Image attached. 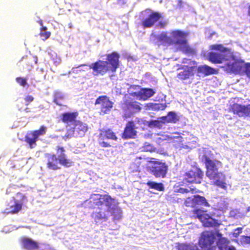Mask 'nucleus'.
<instances>
[{"instance_id": "43", "label": "nucleus", "mask_w": 250, "mask_h": 250, "mask_svg": "<svg viewBox=\"0 0 250 250\" xmlns=\"http://www.w3.org/2000/svg\"><path fill=\"white\" fill-rule=\"evenodd\" d=\"M242 231L241 228H238L234 230V232L233 233V236L235 237H237L240 233Z\"/></svg>"}, {"instance_id": "6", "label": "nucleus", "mask_w": 250, "mask_h": 250, "mask_svg": "<svg viewBox=\"0 0 250 250\" xmlns=\"http://www.w3.org/2000/svg\"><path fill=\"white\" fill-rule=\"evenodd\" d=\"M209 49L220 52L219 53L210 52L208 54V60L214 64H220L227 61L228 59L226 58V53L229 54L231 52L230 48L224 46L222 44H212L209 46Z\"/></svg>"}, {"instance_id": "36", "label": "nucleus", "mask_w": 250, "mask_h": 250, "mask_svg": "<svg viewBox=\"0 0 250 250\" xmlns=\"http://www.w3.org/2000/svg\"><path fill=\"white\" fill-rule=\"evenodd\" d=\"M179 193L184 194L188 192H191L192 193H197L198 192V190H196L195 188H189V189L180 188L178 190Z\"/></svg>"}, {"instance_id": "32", "label": "nucleus", "mask_w": 250, "mask_h": 250, "mask_svg": "<svg viewBox=\"0 0 250 250\" xmlns=\"http://www.w3.org/2000/svg\"><path fill=\"white\" fill-rule=\"evenodd\" d=\"M142 87L139 85L132 84L128 88L129 94L130 96L136 98V96L134 95V93H137L141 90Z\"/></svg>"}, {"instance_id": "33", "label": "nucleus", "mask_w": 250, "mask_h": 250, "mask_svg": "<svg viewBox=\"0 0 250 250\" xmlns=\"http://www.w3.org/2000/svg\"><path fill=\"white\" fill-rule=\"evenodd\" d=\"M46 27H42L40 29L39 35L43 41L48 39L51 35V33L50 32L46 31Z\"/></svg>"}, {"instance_id": "11", "label": "nucleus", "mask_w": 250, "mask_h": 250, "mask_svg": "<svg viewBox=\"0 0 250 250\" xmlns=\"http://www.w3.org/2000/svg\"><path fill=\"white\" fill-rule=\"evenodd\" d=\"M13 204L5 208L4 212L5 214H15L18 213L22 210L23 206L27 200L24 194L18 192L16 194V197H13Z\"/></svg>"}, {"instance_id": "15", "label": "nucleus", "mask_w": 250, "mask_h": 250, "mask_svg": "<svg viewBox=\"0 0 250 250\" xmlns=\"http://www.w3.org/2000/svg\"><path fill=\"white\" fill-rule=\"evenodd\" d=\"M113 104L109 98L105 95L99 96L95 102V105H100V110L99 113L101 115L108 114L113 108Z\"/></svg>"}, {"instance_id": "39", "label": "nucleus", "mask_w": 250, "mask_h": 250, "mask_svg": "<svg viewBox=\"0 0 250 250\" xmlns=\"http://www.w3.org/2000/svg\"><path fill=\"white\" fill-rule=\"evenodd\" d=\"M244 73L246 74L248 78H250V63L245 64Z\"/></svg>"}, {"instance_id": "1", "label": "nucleus", "mask_w": 250, "mask_h": 250, "mask_svg": "<svg viewBox=\"0 0 250 250\" xmlns=\"http://www.w3.org/2000/svg\"><path fill=\"white\" fill-rule=\"evenodd\" d=\"M89 208L95 209L91 217L95 221H106L110 212L113 220H119L122 217V210L118 206L117 201L107 194H92L85 201Z\"/></svg>"}, {"instance_id": "26", "label": "nucleus", "mask_w": 250, "mask_h": 250, "mask_svg": "<svg viewBox=\"0 0 250 250\" xmlns=\"http://www.w3.org/2000/svg\"><path fill=\"white\" fill-rule=\"evenodd\" d=\"M161 119L164 124L176 123L179 120L178 116L173 111L169 112L166 116H162Z\"/></svg>"}, {"instance_id": "35", "label": "nucleus", "mask_w": 250, "mask_h": 250, "mask_svg": "<svg viewBox=\"0 0 250 250\" xmlns=\"http://www.w3.org/2000/svg\"><path fill=\"white\" fill-rule=\"evenodd\" d=\"M142 151L144 152L154 151L156 149L155 147L149 143H145L141 148Z\"/></svg>"}, {"instance_id": "2", "label": "nucleus", "mask_w": 250, "mask_h": 250, "mask_svg": "<svg viewBox=\"0 0 250 250\" xmlns=\"http://www.w3.org/2000/svg\"><path fill=\"white\" fill-rule=\"evenodd\" d=\"M213 154L209 150H205L203 155V159L206 166V175L210 179L214 180L213 185L221 188L226 189L227 188L225 182V176L222 172L218 171V167H221V162L217 160H212Z\"/></svg>"}, {"instance_id": "23", "label": "nucleus", "mask_w": 250, "mask_h": 250, "mask_svg": "<svg viewBox=\"0 0 250 250\" xmlns=\"http://www.w3.org/2000/svg\"><path fill=\"white\" fill-rule=\"evenodd\" d=\"M21 248L25 250H38L40 248L38 242L26 237H22L20 240Z\"/></svg>"}, {"instance_id": "8", "label": "nucleus", "mask_w": 250, "mask_h": 250, "mask_svg": "<svg viewBox=\"0 0 250 250\" xmlns=\"http://www.w3.org/2000/svg\"><path fill=\"white\" fill-rule=\"evenodd\" d=\"M183 63L187 65H183L179 67L178 69L182 70L177 74V78L180 80H186L194 75L196 71V62L190 59H184L182 61Z\"/></svg>"}, {"instance_id": "17", "label": "nucleus", "mask_w": 250, "mask_h": 250, "mask_svg": "<svg viewBox=\"0 0 250 250\" xmlns=\"http://www.w3.org/2000/svg\"><path fill=\"white\" fill-rule=\"evenodd\" d=\"M105 139L117 141L118 137L111 129L107 128L100 130L98 140L101 146L103 147H110L111 146L109 143L104 141Z\"/></svg>"}, {"instance_id": "31", "label": "nucleus", "mask_w": 250, "mask_h": 250, "mask_svg": "<svg viewBox=\"0 0 250 250\" xmlns=\"http://www.w3.org/2000/svg\"><path fill=\"white\" fill-rule=\"evenodd\" d=\"M217 235L219 237L217 242L218 247L220 249L225 248L229 243V240L226 238L222 237V234L220 233H218Z\"/></svg>"}, {"instance_id": "10", "label": "nucleus", "mask_w": 250, "mask_h": 250, "mask_svg": "<svg viewBox=\"0 0 250 250\" xmlns=\"http://www.w3.org/2000/svg\"><path fill=\"white\" fill-rule=\"evenodd\" d=\"M74 126L69 128L66 130L63 139L66 140L72 137H82L88 130V125L79 120H78L74 124Z\"/></svg>"}, {"instance_id": "7", "label": "nucleus", "mask_w": 250, "mask_h": 250, "mask_svg": "<svg viewBox=\"0 0 250 250\" xmlns=\"http://www.w3.org/2000/svg\"><path fill=\"white\" fill-rule=\"evenodd\" d=\"M146 168L156 178H163L166 177L168 169L166 163L158 161L154 158H150L147 161Z\"/></svg>"}, {"instance_id": "13", "label": "nucleus", "mask_w": 250, "mask_h": 250, "mask_svg": "<svg viewBox=\"0 0 250 250\" xmlns=\"http://www.w3.org/2000/svg\"><path fill=\"white\" fill-rule=\"evenodd\" d=\"M230 57L232 60V62L227 63L225 66L226 70L229 73L235 74H241L244 73L245 62L244 61L236 58L231 52Z\"/></svg>"}, {"instance_id": "30", "label": "nucleus", "mask_w": 250, "mask_h": 250, "mask_svg": "<svg viewBox=\"0 0 250 250\" xmlns=\"http://www.w3.org/2000/svg\"><path fill=\"white\" fill-rule=\"evenodd\" d=\"M146 185L150 188L154 189L158 191H163L165 190L163 184L161 183H158L154 182L148 181L146 183Z\"/></svg>"}, {"instance_id": "48", "label": "nucleus", "mask_w": 250, "mask_h": 250, "mask_svg": "<svg viewBox=\"0 0 250 250\" xmlns=\"http://www.w3.org/2000/svg\"><path fill=\"white\" fill-rule=\"evenodd\" d=\"M39 23H40V24L42 26V27H43V23H42V21H40Z\"/></svg>"}, {"instance_id": "38", "label": "nucleus", "mask_w": 250, "mask_h": 250, "mask_svg": "<svg viewBox=\"0 0 250 250\" xmlns=\"http://www.w3.org/2000/svg\"><path fill=\"white\" fill-rule=\"evenodd\" d=\"M240 241L241 244L243 245L250 244V236H241Z\"/></svg>"}, {"instance_id": "27", "label": "nucleus", "mask_w": 250, "mask_h": 250, "mask_svg": "<svg viewBox=\"0 0 250 250\" xmlns=\"http://www.w3.org/2000/svg\"><path fill=\"white\" fill-rule=\"evenodd\" d=\"M196 71H197L199 74H202L205 76L215 74L216 72L215 69L207 65H201L197 67V63Z\"/></svg>"}, {"instance_id": "22", "label": "nucleus", "mask_w": 250, "mask_h": 250, "mask_svg": "<svg viewBox=\"0 0 250 250\" xmlns=\"http://www.w3.org/2000/svg\"><path fill=\"white\" fill-rule=\"evenodd\" d=\"M162 15L158 12H152L148 17L142 21V25L144 28L152 27L162 18Z\"/></svg>"}, {"instance_id": "9", "label": "nucleus", "mask_w": 250, "mask_h": 250, "mask_svg": "<svg viewBox=\"0 0 250 250\" xmlns=\"http://www.w3.org/2000/svg\"><path fill=\"white\" fill-rule=\"evenodd\" d=\"M195 218H198L202 223L203 226L206 228L218 227L220 223L218 220L212 218L206 210L195 209L192 211Z\"/></svg>"}, {"instance_id": "41", "label": "nucleus", "mask_w": 250, "mask_h": 250, "mask_svg": "<svg viewBox=\"0 0 250 250\" xmlns=\"http://www.w3.org/2000/svg\"><path fill=\"white\" fill-rule=\"evenodd\" d=\"M34 99V98L32 96H27L24 99L26 103V105H28L30 103L33 101Z\"/></svg>"}, {"instance_id": "28", "label": "nucleus", "mask_w": 250, "mask_h": 250, "mask_svg": "<svg viewBox=\"0 0 250 250\" xmlns=\"http://www.w3.org/2000/svg\"><path fill=\"white\" fill-rule=\"evenodd\" d=\"M65 96L61 91H55L53 94V102L58 106H63Z\"/></svg>"}, {"instance_id": "12", "label": "nucleus", "mask_w": 250, "mask_h": 250, "mask_svg": "<svg viewBox=\"0 0 250 250\" xmlns=\"http://www.w3.org/2000/svg\"><path fill=\"white\" fill-rule=\"evenodd\" d=\"M204 175V172L200 168L193 167L184 174L183 181L190 184H199L201 183Z\"/></svg>"}, {"instance_id": "3", "label": "nucleus", "mask_w": 250, "mask_h": 250, "mask_svg": "<svg viewBox=\"0 0 250 250\" xmlns=\"http://www.w3.org/2000/svg\"><path fill=\"white\" fill-rule=\"evenodd\" d=\"M173 39L167 35L166 32H163L158 36V40L161 44L164 45H175L178 49L185 54H191L195 50L188 43L187 39L189 33L180 30H175L171 32Z\"/></svg>"}, {"instance_id": "34", "label": "nucleus", "mask_w": 250, "mask_h": 250, "mask_svg": "<svg viewBox=\"0 0 250 250\" xmlns=\"http://www.w3.org/2000/svg\"><path fill=\"white\" fill-rule=\"evenodd\" d=\"M16 82L21 86L23 87H26L28 88L29 85L27 82V79L22 77H18L16 78Z\"/></svg>"}, {"instance_id": "29", "label": "nucleus", "mask_w": 250, "mask_h": 250, "mask_svg": "<svg viewBox=\"0 0 250 250\" xmlns=\"http://www.w3.org/2000/svg\"><path fill=\"white\" fill-rule=\"evenodd\" d=\"M176 248L177 250H199L195 246L187 243H178Z\"/></svg>"}, {"instance_id": "4", "label": "nucleus", "mask_w": 250, "mask_h": 250, "mask_svg": "<svg viewBox=\"0 0 250 250\" xmlns=\"http://www.w3.org/2000/svg\"><path fill=\"white\" fill-rule=\"evenodd\" d=\"M119 54L113 51L106 55V61L98 60L89 67L92 69L94 76H103L109 72L114 73L119 66Z\"/></svg>"}, {"instance_id": "20", "label": "nucleus", "mask_w": 250, "mask_h": 250, "mask_svg": "<svg viewBox=\"0 0 250 250\" xmlns=\"http://www.w3.org/2000/svg\"><path fill=\"white\" fill-rule=\"evenodd\" d=\"M215 237L212 231H204L201 233L199 244L201 248L211 247L215 241Z\"/></svg>"}, {"instance_id": "47", "label": "nucleus", "mask_w": 250, "mask_h": 250, "mask_svg": "<svg viewBox=\"0 0 250 250\" xmlns=\"http://www.w3.org/2000/svg\"><path fill=\"white\" fill-rule=\"evenodd\" d=\"M34 58L35 59V62L36 63H37V61H38V59H37V57H34Z\"/></svg>"}, {"instance_id": "5", "label": "nucleus", "mask_w": 250, "mask_h": 250, "mask_svg": "<svg viewBox=\"0 0 250 250\" xmlns=\"http://www.w3.org/2000/svg\"><path fill=\"white\" fill-rule=\"evenodd\" d=\"M55 150L56 154L46 153L45 155L47 161L46 167L49 169L53 170L60 169L61 167L58 166V164L65 167H69L73 166V162L67 158L63 147L57 146Z\"/></svg>"}, {"instance_id": "14", "label": "nucleus", "mask_w": 250, "mask_h": 250, "mask_svg": "<svg viewBox=\"0 0 250 250\" xmlns=\"http://www.w3.org/2000/svg\"><path fill=\"white\" fill-rule=\"evenodd\" d=\"M47 131V127L42 125L38 130L31 131L25 136V142L28 145L30 149L34 148L37 146V141L39 137L45 135Z\"/></svg>"}, {"instance_id": "45", "label": "nucleus", "mask_w": 250, "mask_h": 250, "mask_svg": "<svg viewBox=\"0 0 250 250\" xmlns=\"http://www.w3.org/2000/svg\"><path fill=\"white\" fill-rule=\"evenodd\" d=\"M225 250H235V249L233 246L228 247V246L226 247L225 248Z\"/></svg>"}, {"instance_id": "25", "label": "nucleus", "mask_w": 250, "mask_h": 250, "mask_svg": "<svg viewBox=\"0 0 250 250\" xmlns=\"http://www.w3.org/2000/svg\"><path fill=\"white\" fill-rule=\"evenodd\" d=\"M155 94L153 89L149 88H142L139 92L134 93L136 96V99L140 101H146L153 96Z\"/></svg>"}, {"instance_id": "24", "label": "nucleus", "mask_w": 250, "mask_h": 250, "mask_svg": "<svg viewBox=\"0 0 250 250\" xmlns=\"http://www.w3.org/2000/svg\"><path fill=\"white\" fill-rule=\"evenodd\" d=\"M78 115L79 114L77 111L64 112L60 116L61 120L67 126L70 125L72 124L74 125L78 121L76 119Z\"/></svg>"}, {"instance_id": "42", "label": "nucleus", "mask_w": 250, "mask_h": 250, "mask_svg": "<svg viewBox=\"0 0 250 250\" xmlns=\"http://www.w3.org/2000/svg\"><path fill=\"white\" fill-rule=\"evenodd\" d=\"M88 66V65L87 64H81V65H79L77 66H76L75 67H73L72 68V70L74 72V71H76V72H78V70H75L77 68H80V67H87ZM79 71H85V70L83 68H81L80 69V70H79Z\"/></svg>"}, {"instance_id": "18", "label": "nucleus", "mask_w": 250, "mask_h": 250, "mask_svg": "<svg viewBox=\"0 0 250 250\" xmlns=\"http://www.w3.org/2000/svg\"><path fill=\"white\" fill-rule=\"evenodd\" d=\"M184 203L186 207L191 208H195L197 206H200L208 207L210 206L205 197L199 195H195L191 197H188L185 201Z\"/></svg>"}, {"instance_id": "44", "label": "nucleus", "mask_w": 250, "mask_h": 250, "mask_svg": "<svg viewBox=\"0 0 250 250\" xmlns=\"http://www.w3.org/2000/svg\"><path fill=\"white\" fill-rule=\"evenodd\" d=\"M167 24V22L166 21H160L157 24V26L160 28H164Z\"/></svg>"}, {"instance_id": "16", "label": "nucleus", "mask_w": 250, "mask_h": 250, "mask_svg": "<svg viewBox=\"0 0 250 250\" xmlns=\"http://www.w3.org/2000/svg\"><path fill=\"white\" fill-rule=\"evenodd\" d=\"M228 111L239 117H250V104L242 105L233 103L229 105Z\"/></svg>"}, {"instance_id": "21", "label": "nucleus", "mask_w": 250, "mask_h": 250, "mask_svg": "<svg viewBox=\"0 0 250 250\" xmlns=\"http://www.w3.org/2000/svg\"><path fill=\"white\" fill-rule=\"evenodd\" d=\"M138 127L136 126L135 122L133 121H128L125 125L122 137L124 140L135 138L137 136L136 129Z\"/></svg>"}, {"instance_id": "19", "label": "nucleus", "mask_w": 250, "mask_h": 250, "mask_svg": "<svg viewBox=\"0 0 250 250\" xmlns=\"http://www.w3.org/2000/svg\"><path fill=\"white\" fill-rule=\"evenodd\" d=\"M142 108L141 104L130 98L124 100L122 104L123 110L129 113L133 114L139 112Z\"/></svg>"}, {"instance_id": "49", "label": "nucleus", "mask_w": 250, "mask_h": 250, "mask_svg": "<svg viewBox=\"0 0 250 250\" xmlns=\"http://www.w3.org/2000/svg\"><path fill=\"white\" fill-rule=\"evenodd\" d=\"M250 211V207H248L247 208V211L249 212Z\"/></svg>"}, {"instance_id": "37", "label": "nucleus", "mask_w": 250, "mask_h": 250, "mask_svg": "<svg viewBox=\"0 0 250 250\" xmlns=\"http://www.w3.org/2000/svg\"><path fill=\"white\" fill-rule=\"evenodd\" d=\"M162 120L161 121L154 120L150 122L149 125L151 127H158L160 128L162 127L163 124Z\"/></svg>"}, {"instance_id": "46", "label": "nucleus", "mask_w": 250, "mask_h": 250, "mask_svg": "<svg viewBox=\"0 0 250 250\" xmlns=\"http://www.w3.org/2000/svg\"><path fill=\"white\" fill-rule=\"evenodd\" d=\"M248 15L250 17V5L248 6Z\"/></svg>"}, {"instance_id": "40", "label": "nucleus", "mask_w": 250, "mask_h": 250, "mask_svg": "<svg viewBox=\"0 0 250 250\" xmlns=\"http://www.w3.org/2000/svg\"><path fill=\"white\" fill-rule=\"evenodd\" d=\"M24 59L25 60V62H27V67L29 70H30L31 69L33 68V65H32L31 62H32L31 58L22 57L21 61H23Z\"/></svg>"}]
</instances>
